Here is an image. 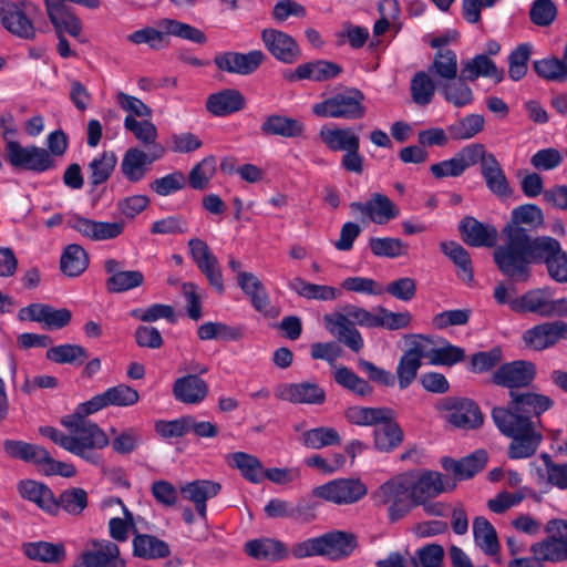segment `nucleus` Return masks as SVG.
Returning <instances> with one entry per match:
<instances>
[{"instance_id": "nucleus-1", "label": "nucleus", "mask_w": 567, "mask_h": 567, "mask_svg": "<svg viewBox=\"0 0 567 567\" xmlns=\"http://www.w3.org/2000/svg\"><path fill=\"white\" fill-rule=\"evenodd\" d=\"M504 243L493 251L494 261L503 276L513 282H526L536 261L537 237L524 227L506 226Z\"/></svg>"}, {"instance_id": "nucleus-2", "label": "nucleus", "mask_w": 567, "mask_h": 567, "mask_svg": "<svg viewBox=\"0 0 567 567\" xmlns=\"http://www.w3.org/2000/svg\"><path fill=\"white\" fill-rule=\"evenodd\" d=\"M492 419L504 435L512 437L508 446L509 458H527L535 454L543 436L528 415L513 413L512 410L496 406L492 410Z\"/></svg>"}, {"instance_id": "nucleus-3", "label": "nucleus", "mask_w": 567, "mask_h": 567, "mask_svg": "<svg viewBox=\"0 0 567 567\" xmlns=\"http://www.w3.org/2000/svg\"><path fill=\"white\" fill-rule=\"evenodd\" d=\"M87 415L80 412L79 404L72 419L63 422L70 430L69 452L103 471L101 451L110 444V439L96 423L86 420Z\"/></svg>"}, {"instance_id": "nucleus-4", "label": "nucleus", "mask_w": 567, "mask_h": 567, "mask_svg": "<svg viewBox=\"0 0 567 567\" xmlns=\"http://www.w3.org/2000/svg\"><path fill=\"white\" fill-rule=\"evenodd\" d=\"M168 37L187 40L193 43L204 44L207 41L205 33L186 22L172 18L159 19L156 27H145L127 35L133 44H147L153 50H159L168 45Z\"/></svg>"}, {"instance_id": "nucleus-5", "label": "nucleus", "mask_w": 567, "mask_h": 567, "mask_svg": "<svg viewBox=\"0 0 567 567\" xmlns=\"http://www.w3.org/2000/svg\"><path fill=\"white\" fill-rule=\"evenodd\" d=\"M41 14L40 8L28 0H0V24L12 35L22 40H34V21Z\"/></svg>"}, {"instance_id": "nucleus-6", "label": "nucleus", "mask_w": 567, "mask_h": 567, "mask_svg": "<svg viewBox=\"0 0 567 567\" xmlns=\"http://www.w3.org/2000/svg\"><path fill=\"white\" fill-rule=\"evenodd\" d=\"M364 94L355 87L333 94L312 106V113L320 117L360 120L365 115Z\"/></svg>"}, {"instance_id": "nucleus-7", "label": "nucleus", "mask_w": 567, "mask_h": 567, "mask_svg": "<svg viewBox=\"0 0 567 567\" xmlns=\"http://www.w3.org/2000/svg\"><path fill=\"white\" fill-rule=\"evenodd\" d=\"M375 499L389 504V519L394 523L403 518L415 505L412 497L410 473L395 476L382 484L374 494Z\"/></svg>"}, {"instance_id": "nucleus-8", "label": "nucleus", "mask_w": 567, "mask_h": 567, "mask_svg": "<svg viewBox=\"0 0 567 567\" xmlns=\"http://www.w3.org/2000/svg\"><path fill=\"white\" fill-rule=\"evenodd\" d=\"M550 288L530 289L515 301L513 311L517 313H534L542 318L567 317V297L554 299Z\"/></svg>"}, {"instance_id": "nucleus-9", "label": "nucleus", "mask_w": 567, "mask_h": 567, "mask_svg": "<svg viewBox=\"0 0 567 567\" xmlns=\"http://www.w3.org/2000/svg\"><path fill=\"white\" fill-rule=\"evenodd\" d=\"M546 538L535 542L529 547L532 555H537L542 565L559 564L567 560V520L553 519L545 527Z\"/></svg>"}, {"instance_id": "nucleus-10", "label": "nucleus", "mask_w": 567, "mask_h": 567, "mask_svg": "<svg viewBox=\"0 0 567 567\" xmlns=\"http://www.w3.org/2000/svg\"><path fill=\"white\" fill-rule=\"evenodd\" d=\"M7 159L16 168L44 173L54 169L55 159L51 154L37 145L22 146L18 141H9L6 144Z\"/></svg>"}, {"instance_id": "nucleus-11", "label": "nucleus", "mask_w": 567, "mask_h": 567, "mask_svg": "<svg viewBox=\"0 0 567 567\" xmlns=\"http://www.w3.org/2000/svg\"><path fill=\"white\" fill-rule=\"evenodd\" d=\"M72 567H126L121 557L120 547L109 539L89 540Z\"/></svg>"}, {"instance_id": "nucleus-12", "label": "nucleus", "mask_w": 567, "mask_h": 567, "mask_svg": "<svg viewBox=\"0 0 567 567\" xmlns=\"http://www.w3.org/2000/svg\"><path fill=\"white\" fill-rule=\"evenodd\" d=\"M535 264H544L549 277L558 282H567V251H565L560 243L550 236L537 237Z\"/></svg>"}, {"instance_id": "nucleus-13", "label": "nucleus", "mask_w": 567, "mask_h": 567, "mask_svg": "<svg viewBox=\"0 0 567 567\" xmlns=\"http://www.w3.org/2000/svg\"><path fill=\"white\" fill-rule=\"evenodd\" d=\"M367 486L360 480L338 478L312 489V495L337 505L353 504L367 495Z\"/></svg>"}, {"instance_id": "nucleus-14", "label": "nucleus", "mask_w": 567, "mask_h": 567, "mask_svg": "<svg viewBox=\"0 0 567 567\" xmlns=\"http://www.w3.org/2000/svg\"><path fill=\"white\" fill-rule=\"evenodd\" d=\"M165 155L163 145H154L144 152L138 147H130L123 155L120 168L123 176L131 183L141 182L148 173L151 165Z\"/></svg>"}, {"instance_id": "nucleus-15", "label": "nucleus", "mask_w": 567, "mask_h": 567, "mask_svg": "<svg viewBox=\"0 0 567 567\" xmlns=\"http://www.w3.org/2000/svg\"><path fill=\"white\" fill-rule=\"evenodd\" d=\"M66 226L92 241L115 239L123 234L125 227L123 221L94 220L79 214L68 215Z\"/></svg>"}, {"instance_id": "nucleus-16", "label": "nucleus", "mask_w": 567, "mask_h": 567, "mask_svg": "<svg viewBox=\"0 0 567 567\" xmlns=\"http://www.w3.org/2000/svg\"><path fill=\"white\" fill-rule=\"evenodd\" d=\"M189 254L200 272L206 277L209 285L218 292L224 291V279L219 261L213 254L206 241L199 238L188 240Z\"/></svg>"}, {"instance_id": "nucleus-17", "label": "nucleus", "mask_w": 567, "mask_h": 567, "mask_svg": "<svg viewBox=\"0 0 567 567\" xmlns=\"http://www.w3.org/2000/svg\"><path fill=\"white\" fill-rule=\"evenodd\" d=\"M138 392L126 384H118L94 395L89 401L80 404V412L84 414L95 413L107 406H131L138 402Z\"/></svg>"}, {"instance_id": "nucleus-18", "label": "nucleus", "mask_w": 567, "mask_h": 567, "mask_svg": "<svg viewBox=\"0 0 567 567\" xmlns=\"http://www.w3.org/2000/svg\"><path fill=\"white\" fill-rule=\"evenodd\" d=\"M18 318L21 321L39 322L48 330H59L71 322L72 313L66 308L55 309L47 303L34 302L21 308Z\"/></svg>"}, {"instance_id": "nucleus-19", "label": "nucleus", "mask_w": 567, "mask_h": 567, "mask_svg": "<svg viewBox=\"0 0 567 567\" xmlns=\"http://www.w3.org/2000/svg\"><path fill=\"white\" fill-rule=\"evenodd\" d=\"M440 409L447 412V421L457 427L474 429L483 422L480 408L468 399L445 398Z\"/></svg>"}, {"instance_id": "nucleus-20", "label": "nucleus", "mask_w": 567, "mask_h": 567, "mask_svg": "<svg viewBox=\"0 0 567 567\" xmlns=\"http://www.w3.org/2000/svg\"><path fill=\"white\" fill-rule=\"evenodd\" d=\"M350 208L353 213H359L378 225H385L400 216L399 206L381 193L371 194L365 203L353 202Z\"/></svg>"}, {"instance_id": "nucleus-21", "label": "nucleus", "mask_w": 567, "mask_h": 567, "mask_svg": "<svg viewBox=\"0 0 567 567\" xmlns=\"http://www.w3.org/2000/svg\"><path fill=\"white\" fill-rule=\"evenodd\" d=\"M104 270L109 275L105 287L111 293L126 292L144 284V275L140 270H124L123 262L114 258L104 261Z\"/></svg>"}, {"instance_id": "nucleus-22", "label": "nucleus", "mask_w": 567, "mask_h": 567, "mask_svg": "<svg viewBox=\"0 0 567 567\" xmlns=\"http://www.w3.org/2000/svg\"><path fill=\"white\" fill-rule=\"evenodd\" d=\"M323 322L326 329L350 350L359 352L363 349V338L346 312L324 315Z\"/></svg>"}, {"instance_id": "nucleus-23", "label": "nucleus", "mask_w": 567, "mask_h": 567, "mask_svg": "<svg viewBox=\"0 0 567 567\" xmlns=\"http://www.w3.org/2000/svg\"><path fill=\"white\" fill-rule=\"evenodd\" d=\"M261 40L271 55L280 62L290 64L300 56V48L296 40L280 30H262Z\"/></svg>"}, {"instance_id": "nucleus-24", "label": "nucleus", "mask_w": 567, "mask_h": 567, "mask_svg": "<svg viewBox=\"0 0 567 567\" xmlns=\"http://www.w3.org/2000/svg\"><path fill=\"white\" fill-rule=\"evenodd\" d=\"M276 396L295 404L321 405L326 402V391L318 383L300 382L280 385Z\"/></svg>"}, {"instance_id": "nucleus-25", "label": "nucleus", "mask_w": 567, "mask_h": 567, "mask_svg": "<svg viewBox=\"0 0 567 567\" xmlns=\"http://www.w3.org/2000/svg\"><path fill=\"white\" fill-rule=\"evenodd\" d=\"M535 365L527 361H513L501 365L493 374V382L505 388L528 385L535 378Z\"/></svg>"}, {"instance_id": "nucleus-26", "label": "nucleus", "mask_w": 567, "mask_h": 567, "mask_svg": "<svg viewBox=\"0 0 567 567\" xmlns=\"http://www.w3.org/2000/svg\"><path fill=\"white\" fill-rule=\"evenodd\" d=\"M412 497L415 505H425L429 499L449 491L444 485L443 475L439 472L425 471L419 477L410 474Z\"/></svg>"}, {"instance_id": "nucleus-27", "label": "nucleus", "mask_w": 567, "mask_h": 567, "mask_svg": "<svg viewBox=\"0 0 567 567\" xmlns=\"http://www.w3.org/2000/svg\"><path fill=\"white\" fill-rule=\"evenodd\" d=\"M47 14L54 28L55 35L69 34L80 43L87 42L82 34V21L70 7L51 6L50 10H47Z\"/></svg>"}, {"instance_id": "nucleus-28", "label": "nucleus", "mask_w": 567, "mask_h": 567, "mask_svg": "<svg viewBox=\"0 0 567 567\" xmlns=\"http://www.w3.org/2000/svg\"><path fill=\"white\" fill-rule=\"evenodd\" d=\"M342 72L340 64L328 60H317L299 64L286 76L289 81L309 80L324 82L338 78Z\"/></svg>"}, {"instance_id": "nucleus-29", "label": "nucleus", "mask_w": 567, "mask_h": 567, "mask_svg": "<svg viewBox=\"0 0 567 567\" xmlns=\"http://www.w3.org/2000/svg\"><path fill=\"white\" fill-rule=\"evenodd\" d=\"M374 426V447L379 452L389 453L402 444L404 433L395 421V412L392 409H390L389 414H385V420H382Z\"/></svg>"}, {"instance_id": "nucleus-30", "label": "nucleus", "mask_w": 567, "mask_h": 567, "mask_svg": "<svg viewBox=\"0 0 567 567\" xmlns=\"http://www.w3.org/2000/svg\"><path fill=\"white\" fill-rule=\"evenodd\" d=\"M460 231L464 243L472 247H493L497 241V229L474 217L463 218L460 223Z\"/></svg>"}, {"instance_id": "nucleus-31", "label": "nucleus", "mask_w": 567, "mask_h": 567, "mask_svg": "<svg viewBox=\"0 0 567 567\" xmlns=\"http://www.w3.org/2000/svg\"><path fill=\"white\" fill-rule=\"evenodd\" d=\"M559 320L538 323L524 331L525 346L535 351H543L557 344L559 340Z\"/></svg>"}, {"instance_id": "nucleus-32", "label": "nucleus", "mask_w": 567, "mask_h": 567, "mask_svg": "<svg viewBox=\"0 0 567 567\" xmlns=\"http://www.w3.org/2000/svg\"><path fill=\"white\" fill-rule=\"evenodd\" d=\"M539 461L542 464H538V461L530 463V467L535 471L538 482L546 483L561 491L567 489V462H554L547 453H542Z\"/></svg>"}, {"instance_id": "nucleus-33", "label": "nucleus", "mask_w": 567, "mask_h": 567, "mask_svg": "<svg viewBox=\"0 0 567 567\" xmlns=\"http://www.w3.org/2000/svg\"><path fill=\"white\" fill-rule=\"evenodd\" d=\"M220 484L208 480H196L181 486V493L184 498L193 502L198 515L206 519L208 499L215 497L220 492Z\"/></svg>"}, {"instance_id": "nucleus-34", "label": "nucleus", "mask_w": 567, "mask_h": 567, "mask_svg": "<svg viewBox=\"0 0 567 567\" xmlns=\"http://www.w3.org/2000/svg\"><path fill=\"white\" fill-rule=\"evenodd\" d=\"M174 398L184 404H199L208 394V384L197 374H187L175 380Z\"/></svg>"}, {"instance_id": "nucleus-35", "label": "nucleus", "mask_w": 567, "mask_h": 567, "mask_svg": "<svg viewBox=\"0 0 567 567\" xmlns=\"http://www.w3.org/2000/svg\"><path fill=\"white\" fill-rule=\"evenodd\" d=\"M245 96L235 89H224L207 97L206 109L215 116H227L245 109Z\"/></svg>"}, {"instance_id": "nucleus-36", "label": "nucleus", "mask_w": 567, "mask_h": 567, "mask_svg": "<svg viewBox=\"0 0 567 567\" xmlns=\"http://www.w3.org/2000/svg\"><path fill=\"white\" fill-rule=\"evenodd\" d=\"M18 491L22 498L37 504L50 515H56L55 496L48 485L33 480H22L18 484Z\"/></svg>"}, {"instance_id": "nucleus-37", "label": "nucleus", "mask_w": 567, "mask_h": 567, "mask_svg": "<svg viewBox=\"0 0 567 567\" xmlns=\"http://www.w3.org/2000/svg\"><path fill=\"white\" fill-rule=\"evenodd\" d=\"M305 124L293 117L281 114H270L265 117L260 131L266 136H281L285 138L300 137L305 133Z\"/></svg>"}, {"instance_id": "nucleus-38", "label": "nucleus", "mask_w": 567, "mask_h": 567, "mask_svg": "<svg viewBox=\"0 0 567 567\" xmlns=\"http://www.w3.org/2000/svg\"><path fill=\"white\" fill-rule=\"evenodd\" d=\"M441 463L442 467L446 472L453 473L457 480H466L473 477L485 467L487 453L484 450H477L460 461L443 457Z\"/></svg>"}, {"instance_id": "nucleus-39", "label": "nucleus", "mask_w": 567, "mask_h": 567, "mask_svg": "<svg viewBox=\"0 0 567 567\" xmlns=\"http://www.w3.org/2000/svg\"><path fill=\"white\" fill-rule=\"evenodd\" d=\"M462 78L475 81L478 78H488L499 83L504 80V70L498 69L493 60L486 54H476L465 61L461 69Z\"/></svg>"}, {"instance_id": "nucleus-40", "label": "nucleus", "mask_w": 567, "mask_h": 567, "mask_svg": "<svg viewBox=\"0 0 567 567\" xmlns=\"http://www.w3.org/2000/svg\"><path fill=\"white\" fill-rule=\"evenodd\" d=\"M512 404L507 410H512L513 413L528 415L534 414L539 416L543 412L549 410L553 406V400L543 394L537 393H515L511 391Z\"/></svg>"}, {"instance_id": "nucleus-41", "label": "nucleus", "mask_w": 567, "mask_h": 567, "mask_svg": "<svg viewBox=\"0 0 567 567\" xmlns=\"http://www.w3.org/2000/svg\"><path fill=\"white\" fill-rule=\"evenodd\" d=\"M321 556L337 560L348 557L355 547V538L352 534L343 532L329 533L319 537Z\"/></svg>"}, {"instance_id": "nucleus-42", "label": "nucleus", "mask_w": 567, "mask_h": 567, "mask_svg": "<svg viewBox=\"0 0 567 567\" xmlns=\"http://www.w3.org/2000/svg\"><path fill=\"white\" fill-rule=\"evenodd\" d=\"M226 461L230 467L238 470L241 476L252 484H259L265 480V467L255 455L234 452L226 456Z\"/></svg>"}, {"instance_id": "nucleus-43", "label": "nucleus", "mask_w": 567, "mask_h": 567, "mask_svg": "<svg viewBox=\"0 0 567 567\" xmlns=\"http://www.w3.org/2000/svg\"><path fill=\"white\" fill-rule=\"evenodd\" d=\"M487 188L497 197L505 198L512 195V189L496 157L488 153L484 158L481 171Z\"/></svg>"}, {"instance_id": "nucleus-44", "label": "nucleus", "mask_w": 567, "mask_h": 567, "mask_svg": "<svg viewBox=\"0 0 567 567\" xmlns=\"http://www.w3.org/2000/svg\"><path fill=\"white\" fill-rule=\"evenodd\" d=\"M319 137L331 152H347L360 144L359 135L350 127L322 126Z\"/></svg>"}, {"instance_id": "nucleus-45", "label": "nucleus", "mask_w": 567, "mask_h": 567, "mask_svg": "<svg viewBox=\"0 0 567 567\" xmlns=\"http://www.w3.org/2000/svg\"><path fill=\"white\" fill-rule=\"evenodd\" d=\"M23 554L31 560L59 564L65 559V547L62 543L30 542L22 546Z\"/></svg>"}, {"instance_id": "nucleus-46", "label": "nucleus", "mask_w": 567, "mask_h": 567, "mask_svg": "<svg viewBox=\"0 0 567 567\" xmlns=\"http://www.w3.org/2000/svg\"><path fill=\"white\" fill-rule=\"evenodd\" d=\"M474 542L477 547L486 555L494 557L501 563L498 557L499 542L494 526L483 516H478L473 522Z\"/></svg>"}, {"instance_id": "nucleus-47", "label": "nucleus", "mask_w": 567, "mask_h": 567, "mask_svg": "<svg viewBox=\"0 0 567 567\" xmlns=\"http://www.w3.org/2000/svg\"><path fill=\"white\" fill-rule=\"evenodd\" d=\"M467 79L456 76L455 80H446L437 82V90L444 100L455 107H464L472 104L474 96L472 89L467 85Z\"/></svg>"}, {"instance_id": "nucleus-48", "label": "nucleus", "mask_w": 567, "mask_h": 567, "mask_svg": "<svg viewBox=\"0 0 567 567\" xmlns=\"http://www.w3.org/2000/svg\"><path fill=\"white\" fill-rule=\"evenodd\" d=\"M289 289L295 291L299 297L309 300L332 301L338 299L342 292L341 290L328 286L311 284L301 277H295L288 282Z\"/></svg>"}, {"instance_id": "nucleus-49", "label": "nucleus", "mask_w": 567, "mask_h": 567, "mask_svg": "<svg viewBox=\"0 0 567 567\" xmlns=\"http://www.w3.org/2000/svg\"><path fill=\"white\" fill-rule=\"evenodd\" d=\"M427 72L439 81L455 80L458 72L457 54L452 49L435 52Z\"/></svg>"}, {"instance_id": "nucleus-50", "label": "nucleus", "mask_w": 567, "mask_h": 567, "mask_svg": "<svg viewBox=\"0 0 567 567\" xmlns=\"http://www.w3.org/2000/svg\"><path fill=\"white\" fill-rule=\"evenodd\" d=\"M245 548L246 553L256 559L282 560L288 557L286 545L276 539H252Z\"/></svg>"}, {"instance_id": "nucleus-51", "label": "nucleus", "mask_w": 567, "mask_h": 567, "mask_svg": "<svg viewBox=\"0 0 567 567\" xmlns=\"http://www.w3.org/2000/svg\"><path fill=\"white\" fill-rule=\"evenodd\" d=\"M2 446L9 457L32 463L37 468L45 451L43 446L12 439L4 440Z\"/></svg>"}, {"instance_id": "nucleus-52", "label": "nucleus", "mask_w": 567, "mask_h": 567, "mask_svg": "<svg viewBox=\"0 0 567 567\" xmlns=\"http://www.w3.org/2000/svg\"><path fill=\"white\" fill-rule=\"evenodd\" d=\"M334 382L354 395L365 398L372 394L373 388L350 368L340 365L332 371Z\"/></svg>"}, {"instance_id": "nucleus-53", "label": "nucleus", "mask_w": 567, "mask_h": 567, "mask_svg": "<svg viewBox=\"0 0 567 567\" xmlns=\"http://www.w3.org/2000/svg\"><path fill=\"white\" fill-rule=\"evenodd\" d=\"M238 286L249 297L252 307L257 311H266L269 306V296L262 282L252 272L239 274Z\"/></svg>"}, {"instance_id": "nucleus-54", "label": "nucleus", "mask_w": 567, "mask_h": 567, "mask_svg": "<svg viewBox=\"0 0 567 567\" xmlns=\"http://www.w3.org/2000/svg\"><path fill=\"white\" fill-rule=\"evenodd\" d=\"M89 266V256L85 249L78 244L68 245L61 256L60 268L69 277H78Z\"/></svg>"}, {"instance_id": "nucleus-55", "label": "nucleus", "mask_w": 567, "mask_h": 567, "mask_svg": "<svg viewBox=\"0 0 567 567\" xmlns=\"http://www.w3.org/2000/svg\"><path fill=\"white\" fill-rule=\"evenodd\" d=\"M133 553L144 559L164 558L169 555V547L155 536L136 533L133 539Z\"/></svg>"}, {"instance_id": "nucleus-56", "label": "nucleus", "mask_w": 567, "mask_h": 567, "mask_svg": "<svg viewBox=\"0 0 567 567\" xmlns=\"http://www.w3.org/2000/svg\"><path fill=\"white\" fill-rule=\"evenodd\" d=\"M117 163V157L112 151H104L95 156L89 164L90 183L93 187H96L112 176Z\"/></svg>"}, {"instance_id": "nucleus-57", "label": "nucleus", "mask_w": 567, "mask_h": 567, "mask_svg": "<svg viewBox=\"0 0 567 567\" xmlns=\"http://www.w3.org/2000/svg\"><path fill=\"white\" fill-rule=\"evenodd\" d=\"M300 442L308 449L320 450L340 445L341 436L334 427L319 426L305 431L300 436Z\"/></svg>"}, {"instance_id": "nucleus-58", "label": "nucleus", "mask_w": 567, "mask_h": 567, "mask_svg": "<svg viewBox=\"0 0 567 567\" xmlns=\"http://www.w3.org/2000/svg\"><path fill=\"white\" fill-rule=\"evenodd\" d=\"M56 515L63 511L72 516L81 515L87 507V493L81 487H71L64 489L59 497H55Z\"/></svg>"}, {"instance_id": "nucleus-59", "label": "nucleus", "mask_w": 567, "mask_h": 567, "mask_svg": "<svg viewBox=\"0 0 567 567\" xmlns=\"http://www.w3.org/2000/svg\"><path fill=\"white\" fill-rule=\"evenodd\" d=\"M440 246L442 252L458 268V276L464 281H472L473 267L467 250L456 241H442Z\"/></svg>"}, {"instance_id": "nucleus-60", "label": "nucleus", "mask_w": 567, "mask_h": 567, "mask_svg": "<svg viewBox=\"0 0 567 567\" xmlns=\"http://www.w3.org/2000/svg\"><path fill=\"white\" fill-rule=\"evenodd\" d=\"M437 89V80L427 71L416 72L411 80V95L414 103L421 106L430 104Z\"/></svg>"}, {"instance_id": "nucleus-61", "label": "nucleus", "mask_w": 567, "mask_h": 567, "mask_svg": "<svg viewBox=\"0 0 567 567\" xmlns=\"http://www.w3.org/2000/svg\"><path fill=\"white\" fill-rule=\"evenodd\" d=\"M390 413V408L350 406L344 411V417L350 424L373 426Z\"/></svg>"}, {"instance_id": "nucleus-62", "label": "nucleus", "mask_w": 567, "mask_h": 567, "mask_svg": "<svg viewBox=\"0 0 567 567\" xmlns=\"http://www.w3.org/2000/svg\"><path fill=\"white\" fill-rule=\"evenodd\" d=\"M485 120L481 114H470L447 126L452 140H468L483 131Z\"/></svg>"}, {"instance_id": "nucleus-63", "label": "nucleus", "mask_w": 567, "mask_h": 567, "mask_svg": "<svg viewBox=\"0 0 567 567\" xmlns=\"http://www.w3.org/2000/svg\"><path fill=\"white\" fill-rule=\"evenodd\" d=\"M87 358L86 349L78 344H60L47 351V359L60 364H82Z\"/></svg>"}, {"instance_id": "nucleus-64", "label": "nucleus", "mask_w": 567, "mask_h": 567, "mask_svg": "<svg viewBox=\"0 0 567 567\" xmlns=\"http://www.w3.org/2000/svg\"><path fill=\"white\" fill-rule=\"evenodd\" d=\"M533 53V44L525 42L518 44L508 55V76L517 82L522 80L528 70V61Z\"/></svg>"}]
</instances>
